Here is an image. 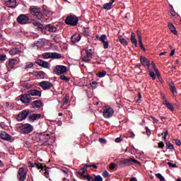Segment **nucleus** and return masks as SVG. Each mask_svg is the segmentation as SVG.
<instances>
[{
  "mask_svg": "<svg viewBox=\"0 0 181 181\" xmlns=\"http://www.w3.org/2000/svg\"><path fill=\"white\" fill-rule=\"evenodd\" d=\"M81 40V35L76 33L71 37V42L74 44L78 43Z\"/></svg>",
  "mask_w": 181,
  "mask_h": 181,
  "instance_id": "nucleus-18",
  "label": "nucleus"
},
{
  "mask_svg": "<svg viewBox=\"0 0 181 181\" xmlns=\"http://www.w3.org/2000/svg\"><path fill=\"white\" fill-rule=\"evenodd\" d=\"M33 66H35V64H33V62H27L24 69H32Z\"/></svg>",
  "mask_w": 181,
  "mask_h": 181,
  "instance_id": "nucleus-43",
  "label": "nucleus"
},
{
  "mask_svg": "<svg viewBox=\"0 0 181 181\" xmlns=\"http://www.w3.org/2000/svg\"><path fill=\"white\" fill-rule=\"evenodd\" d=\"M97 84H98V82L97 81H93L90 83V87L93 88L94 89L97 88Z\"/></svg>",
  "mask_w": 181,
  "mask_h": 181,
  "instance_id": "nucleus-51",
  "label": "nucleus"
},
{
  "mask_svg": "<svg viewBox=\"0 0 181 181\" xmlns=\"http://www.w3.org/2000/svg\"><path fill=\"white\" fill-rule=\"evenodd\" d=\"M115 142L119 144L120 142H122V139L121 137H117L115 139Z\"/></svg>",
  "mask_w": 181,
  "mask_h": 181,
  "instance_id": "nucleus-62",
  "label": "nucleus"
},
{
  "mask_svg": "<svg viewBox=\"0 0 181 181\" xmlns=\"http://www.w3.org/2000/svg\"><path fill=\"white\" fill-rule=\"evenodd\" d=\"M120 165H122V166H131L133 163H136L137 165H139V161L136 160L134 158H124L119 161Z\"/></svg>",
  "mask_w": 181,
  "mask_h": 181,
  "instance_id": "nucleus-3",
  "label": "nucleus"
},
{
  "mask_svg": "<svg viewBox=\"0 0 181 181\" xmlns=\"http://www.w3.org/2000/svg\"><path fill=\"white\" fill-rule=\"evenodd\" d=\"M156 176L160 181H164L165 180V177H163V176H162V175L160 173L156 174Z\"/></svg>",
  "mask_w": 181,
  "mask_h": 181,
  "instance_id": "nucleus-48",
  "label": "nucleus"
},
{
  "mask_svg": "<svg viewBox=\"0 0 181 181\" xmlns=\"http://www.w3.org/2000/svg\"><path fill=\"white\" fill-rule=\"evenodd\" d=\"M30 13L32 15H34V16H36L37 19H42L43 18V13L40 12V9L37 8H31L30 9Z\"/></svg>",
  "mask_w": 181,
  "mask_h": 181,
  "instance_id": "nucleus-10",
  "label": "nucleus"
},
{
  "mask_svg": "<svg viewBox=\"0 0 181 181\" xmlns=\"http://www.w3.org/2000/svg\"><path fill=\"white\" fill-rule=\"evenodd\" d=\"M109 169H110V170H114V169H115V164L113 163H110Z\"/></svg>",
  "mask_w": 181,
  "mask_h": 181,
  "instance_id": "nucleus-63",
  "label": "nucleus"
},
{
  "mask_svg": "<svg viewBox=\"0 0 181 181\" xmlns=\"http://www.w3.org/2000/svg\"><path fill=\"white\" fill-rule=\"evenodd\" d=\"M28 93L31 97H42L41 90H37L36 89L28 90Z\"/></svg>",
  "mask_w": 181,
  "mask_h": 181,
  "instance_id": "nucleus-19",
  "label": "nucleus"
},
{
  "mask_svg": "<svg viewBox=\"0 0 181 181\" xmlns=\"http://www.w3.org/2000/svg\"><path fill=\"white\" fill-rule=\"evenodd\" d=\"M46 135L45 134H41L40 136V142H42V145H46V144H47V139L46 138Z\"/></svg>",
  "mask_w": 181,
  "mask_h": 181,
  "instance_id": "nucleus-31",
  "label": "nucleus"
},
{
  "mask_svg": "<svg viewBox=\"0 0 181 181\" xmlns=\"http://www.w3.org/2000/svg\"><path fill=\"white\" fill-rule=\"evenodd\" d=\"M69 100H70V95L69 94L65 95L64 98H63V105H66L69 103Z\"/></svg>",
  "mask_w": 181,
  "mask_h": 181,
  "instance_id": "nucleus-39",
  "label": "nucleus"
},
{
  "mask_svg": "<svg viewBox=\"0 0 181 181\" xmlns=\"http://www.w3.org/2000/svg\"><path fill=\"white\" fill-rule=\"evenodd\" d=\"M32 107L33 108H42V107H43V103L41 102V100H35L31 103Z\"/></svg>",
  "mask_w": 181,
  "mask_h": 181,
  "instance_id": "nucleus-21",
  "label": "nucleus"
},
{
  "mask_svg": "<svg viewBox=\"0 0 181 181\" xmlns=\"http://www.w3.org/2000/svg\"><path fill=\"white\" fill-rule=\"evenodd\" d=\"M17 22H18L20 25H26V23L29 22V17L25 14H21L17 18Z\"/></svg>",
  "mask_w": 181,
  "mask_h": 181,
  "instance_id": "nucleus-11",
  "label": "nucleus"
},
{
  "mask_svg": "<svg viewBox=\"0 0 181 181\" xmlns=\"http://www.w3.org/2000/svg\"><path fill=\"white\" fill-rule=\"evenodd\" d=\"M83 179H86L88 181H94V177H93L88 173H86V176H83Z\"/></svg>",
  "mask_w": 181,
  "mask_h": 181,
  "instance_id": "nucleus-41",
  "label": "nucleus"
},
{
  "mask_svg": "<svg viewBox=\"0 0 181 181\" xmlns=\"http://www.w3.org/2000/svg\"><path fill=\"white\" fill-rule=\"evenodd\" d=\"M114 115V110L111 107H106L103 110V117L105 118H111Z\"/></svg>",
  "mask_w": 181,
  "mask_h": 181,
  "instance_id": "nucleus-13",
  "label": "nucleus"
},
{
  "mask_svg": "<svg viewBox=\"0 0 181 181\" xmlns=\"http://www.w3.org/2000/svg\"><path fill=\"white\" fill-rule=\"evenodd\" d=\"M77 175H78V176H80V179H82V177L84 178V176H86V173H87V170L85 169L84 168H81L77 173Z\"/></svg>",
  "mask_w": 181,
  "mask_h": 181,
  "instance_id": "nucleus-26",
  "label": "nucleus"
},
{
  "mask_svg": "<svg viewBox=\"0 0 181 181\" xmlns=\"http://www.w3.org/2000/svg\"><path fill=\"white\" fill-rule=\"evenodd\" d=\"M67 71V67L63 65H57L54 69V73L59 76V74H64Z\"/></svg>",
  "mask_w": 181,
  "mask_h": 181,
  "instance_id": "nucleus-9",
  "label": "nucleus"
},
{
  "mask_svg": "<svg viewBox=\"0 0 181 181\" xmlns=\"http://www.w3.org/2000/svg\"><path fill=\"white\" fill-rule=\"evenodd\" d=\"M151 66H152L153 70H154L156 74L157 73H159V70H158V68H156V65L155 64V63L151 62Z\"/></svg>",
  "mask_w": 181,
  "mask_h": 181,
  "instance_id": "nucleus-50",
  "label": "nucleus"
},
{
  "mask_svg": "<svg viewBox=\"0 0 181 181\" xmlns=\"http://www.w3.org/2000/svg\"><path fill=\"white\" fill-rule=\"evenodd\" d=\"M105 39H107V35H102L100 36V37L99 38V40H100V42H103V43H104V42H105Z\"/></svg>",
  "mask_w": 181,
  "mask_h": 181,
  "instance_id": "nucleus-52",
  "label": "nucleus"
},
{
  "mask_svg": "<svg viewBox=\"0 0 181 181\" xmlns=\"http://www.w3.org/2000/svg\"><path fill=\"white\" fill-rule=\"evenodd\" d=\"M102 176L103 177H108L110 176V173H108V171H107V170H105V171H103V173H102Z\"/></svg>",
  "mask_w": 181,
  "mask_h": 181,
  "instance_id": "nucleus-53",
  "label": "nucleus"
},
{
  "mask_svg": "<svg viewBox=\"0 0 181 181\" xmlns=\"http://www.w3.org/2000/svg\"><path fill=\"white\" fill-rule=\"evenodd\" d=\"M29 114H30V111L29 110H24L19 112L17 115L16 119L18 122L24 121L28 117H29Z\"/></svg>",
  "mask_w": 181,
  "mask_h": 181,
  "instance_id": "nucleus-7",
  "label": "nucleus"
},
{
  "mask_svg": "<svg viewBox=\"0 0 181 181\" xmlns=\"http://www.w3.org/2000/svg\"><path fill=\"white\" fill-rule=\"evenodd\" d=\"M64 23L69 26H77L78 25V18L74 14H69L64 20Z\"/></svg>",
  "mask_w": 181,
  "mask_h": 181,
  "instance_id": "nucleus-2",
  "label": "nucleus"
},
{
  "mask_svg": "<svg viewBox=\"0 0 181 181\" xmlns=\"http://www.w3.org/2000/svg\"><path fill=\"white\" fill-rule=\"evenodd\" d=\"M146 134H147L148 136H149V135H151V129H149V128H148V127H146Z\"/></svg>",
  "mask_w": 181,
  "mask_h": 181,
  "instance_id": "nucleus-64",
  "label": "nucleus"
},
{
  "mask_svg": "<svg viewBox=\"0 0 181 181\" xmlns=\"http://www.w3.org/2000/svg\"><path fill=\"white\" fill-rule=\"evenodd\" d=\"M6 6L8 8H16V0H6Z\"/></svg>",
  "mask_w": 181,
  "mask_h": 181,
  "instance_id": "nucleus-22",
  "label": "nucleus"
},
{
  "mask_svg": "<svg viewBox=\"0 0 181 181\" xmlns=\"http://www.w3.org/2000/svg\"><path fill=\"white\" fill-rule=\"evenodd\" d=\"M130 40L134 47H138V41L136 40V35H135L134 33H132Z\"/></svg>",
  "mask_w": 181,
  "mask_h": 181,
  "instance_id": "nucleus-25",
  "label": "nucleus"
},
{
  "mask_svg": "<svg viewBox=\"0 0 181 181\" xmlns=\"http://www.w3.org/2000/svg\"><path fill=\"white\" fill-rule=\"evenodd\" d=\"M168 29L172 33H173V35H176L177 33V30H176V28H175V25L173 23H168Z\"/></svg>",
  "mask_w": 181,
  "mask_h": 181,
  "instance_id": "nucleus-28",
  "label": "nucleus"
},
{
  "mask_svg": "<svg viewBox=\"0 0 181 181\" xmlns=\"http://www.w3.org/2000/svg\"><path fill=\"white\" fill-rule=\"evenodd\" d=\"M119 42L123 45V46H127V45H128V42L124 38H119Z\"/></svg>",
  "mask_w": 181,
  "mask_h": 181,
  "instance_id": "nucleus-45",
  "label": "nucleus"
},
{
  "mask_svg": "<svg viewBox=\"0 0 181 181\" xmlns=\"http://www.w3.org/2000/svg\"><path fill=\"white\" fill-rule=\"evenodd\" d=\"M137 37L139 39V45L140 46V48L144 46V44L142 43V35H141L140 31H137Z\"/></svg>",
  "mask_w": 181,
  "mask_h": 181,
  "instance_id": "nucleus-32",
  "label": "nucleus"
},
{
  "mask_svg": "<svg viewBox=\"0 0 181 181\" xmlns=\"http://www.w3.org/2000/svg\"><path fill=\"white\" fill-rule=\"evenodd\" d=\"M165 145L168 147V149H170V151H171V152H173V151H175V146H173V144H172V143H170V141H167L165 143Z\"/></svg>",
  "mask_w": 181,
  "mask_h": 181,
  "instance_id": "nucleus-35",
  "label": "nucleus"
},
{
  "mask_svg": "<svg viewBox=\"0 0 181 181\" xmlns=\"http://www.w3.org/2000/svg\"><path fill=\"white\" fill-rule=\"evenodd\" d=\"M43 59H52V52H45L42 54Z\"/></svg>",
  "mask_w": 181,
  "mask_h": 181,
  "instance_id": "nucleus-40",
  "label": "nucleus"
},
{
  "mask_svg": "<svg viewBox=\"0 0 181 181\" xmlns=\"http://www.w3.org/2000/svg\"><path fill=\"white\" fill-rule=\"evenodd\" d=\"M109 46H110V44L108 43V42L105 41L103 42V49H108Z\"/></svg>",
  "mask_w": 181,
  "mask_h": 181,
  "instance_id": "nucleus-57",
  "label": "nucleus"
},
{
  "mask_svg": "<svg viewBox=\"0 0 181 181\" xmlns=\"http://www.w3.org/2000/svg\"><path fill=\"white\" fill-rule=\"evenodd\" d=\"M28 175V170L24 168H20L17 173V179L18 181L26 180V176Z\"/></svg>",
  "mask_w": 181,
  "mask_h": 181,
  "instance_id": "nucleus-4",
  "label": "nucleus"
},
{
  "mask_svg": "<svg viewBox=\"0 0 181 181\" xmlns=\"http://www.w3.org/2000/svg\"><path fill=\"white\" fill-rule=\"evenodd\" d=\"M21 53H22V51H21V49L18 47L13 48L10 51V54H11V56H15V54H21Z\"/></svg>",
  "mask_w": 181,
  "mask_h": 181,
  "instance_id": "nucleus-27",
  "label": "nucleus"
},
{
  "mask_svg": "<svg viewBox=\"0 0 181 181\" xmlns=\"http://www.w3.org/2000/svg\"><path fill=\"white\" fill-rule=\"evenodd\" d=\"M93 181H103V177L101 175H94Z\"/></svg>",
  "mask_w": 181,
  "mask_h": 181,
  "instance_id": "nucleus-47",
  "label": "nucleus"
},
{
  "mask_svg": "<svg viewBox=\"0 0 181 181\" xmlns=\"http://www.w3.org/2000/svg\"><path fill=\"white\" fill-rule=\"evenodd\" d=\"M42 118V115L39 113L29 114L28 119L29 121H37Z\"/></svg>",
  "mask_w": 181,
  "mask_h": 181,
  "instance_id": "nucleus-16",
  "label": "nucleus"
},
{
  "mask_svg": "<svg viewBox=\"0 0 181 181\" xmlns=\"http://www.w3.org/2000/svg\"><path fill=\"white\" fill-rule=\"evenodd\" d=\"M0 138L4 141H10L12 139V136L6 133V132H0Z\"/></svg>",
  "mask_w": 181,
  "mask_h": 181,
  "instance_id": "nucleus-20",
  "label": "nucleus"
},
{
  "mask_svg": "<svg viewBox=\"0 0 181 181\" xmlns=\"http://www.w3.org/2000/svg\"><path fill=\"white\" fill-rule=\"evenodd\" d=\"M20 100L21 103H23V104H29V103H30L32 100H35V98L30 96L29 92H27L26 93L22 94L21 95Z\"/></svg>",
  "mask_w": 181,
  "mask_h": 181,
  "instance_id": "nucleus-8",
  "label": "nucleus"
},
{
  "mask_svg": "<svg viewBox=\"0 0 181 181\" xmlns=\"http://www.w3.org/2000/svg\"><path fill=\"white\" fill-rule=\"evenodd\" d=\"M164 105L166 106L167 108H168V110H171L172 112L175 111V107H173L172 103L168 102V103H164Z\"/></svg>",
  "mask_w": 181,
  "mask_h": 181,
  "instance_id": "nucleus-36",
  "label": "nucleus"
},
{
  "mask_svg": "<svg viewBox=\"0 0 181 181\" xmlns=\"http://www.w3.org/2000/svg\"><path fill=\"white\" fill-rule=\"evenodd\" d=\"M96 76L100 78H103V77H105V76H107V71H99Z\"/></svg>",
  "mask_w": 181,
  "mask_h": 181,
  "instance_id": "nucleus-38",
  "label": "nucleus"
},
{
  "mask_svg": "<svg viewBox=\"0 0 181 181\" xmlns=\"http://www.w3.org/2000/svg\"><path fill=\"white\" fill-rule=\"evenodd\" d=\"M20 130L23 132V134H30V132L33 131V126H32L30 124L25 123L20 127Z\"/></svg>",
  "mask_w": 181,
  "mask_h": 181,
  "instance_id": "nucleus-5",
  "label": "nucleus"
},
{
  "mask_svg": "<svg viewBox=\"0 0 181 181\" xmlns=\"http://www.w3.org/2000/svg\"><path fill=\"white\" fill-rule=\"evenodd\" d=\"M61 170L63 172V173H64L66 177H69V169L67 168H61Z\"/></svg>",
  "mask_w": 181,
  "mask_h": 181,
  "instance_id": "nucleus-44",
  "label": "nucleus"
},
{
  "mask_svg": "<svg viewBox=\"0 0 181 181\" xmlns=\"http://www.w3.org/2000/svg\"><path fill=\"white\" fill-rule=\"evenodd\" d=\"M161 100H163V105H165L166 103H169L168 102V99H166V97L165 96V95H161Z\"/></svg>",
  "mask_w": 181,
  "mask_h": 181,
  "instance_id": "nucleus-49",
  "label": "nucleus"
},
{
  "mask_svg": "<svg viewBox=\"0 0 181 181\" xmlns=\"http://www.w3.org/2000/svg\"><path fill=\"white\" fill-rule=\"evenodd\" d=\"M99 142L100 144H107V140L104 138H100L99 139Z\"/></svg>",
  "mask_w": 181,
  "mask_h": 181,
  "instance_id": "nucleus-61",
  "label": "nucleus"
},
{
  "mask_svg": "<svg viewBox=\"0 0 181 181\" xmlns=\"http://www.w3.org/2000/svg\"><path fill=\"white\" fill-rule=\"evenodd\" d=\"M35 76L38 77H41L42 78H45L46 77V73L43 72V71H35Z\"/></svg>",
  "mask_w": 181,
  "mask_h": 181,
  "instance_id": "nucleus-34",
  "label": "nucleus"
},
{
  "mask_svg": "<svg viewBox=\"0 0 181 181\" xmlns=\"http://www.w3.org/2000/svg\"><path fill=\"white\" fill-rule=\"evenodd\" d=\"M16 63H18V59L16 58L9 59L7 64V68L12 70V69L16 66Z\"/></svg>",
  "mask_w": 181,
  "mask_h": 181,
  "instance_id": "nucleus-15",
  "label": "nucleus"
},
{
  "mask_svg": "<svg viewBox=\"0 0 181 181\" xmlns=\"http://www.w3.org/2000/svg\"><path fill=\"white\" fill-rule=\"evenodd\" d=\"M173 141H175V142L177 145V146H181V140H180L178 139H173Z\"/></svg>",
  "mask_w": 181,
  "mask_h": 181,
  "instance_id": "nucleus-56",
  "label": "nucleus"
},
{
  "mask_svg": "<svg viewBox=\"0 0 181 181\" xmlns=\"http://www.w3.org/2000/svg\"><path fill=\"white\" fill-rule=\"evenodd\" d=\"M52 59H62V54L57 52H52Z\"/></svg>",
  "mask_w": 181,
  "mask_h": 181,
  "instance_id": "nucleus-37",
  "label": "nucleus"
},
{
  "mask_svg": "<svg viewBox=\"0 0 181 181\" xmlns=\"http://www.w3.org/2000/svg\"><path fill=\"white\" fill-rule=\"evenodd\" d=\"M40 87H42L43 90H50L53 87V83L50 81H43L39 83Z\"/></svg>",
  "mask_w": 181,
  "mask_h": 181,
  "instance_id": "nucleus-12",
  "label": "nucleus"
},
{
  "mask_svg": "<svg viewBox=\"0 0 181 181\" xmlns=\"http://www.w3.org/2000/svg\"><path fill=\"white\" fill-rule=\"evenodd\" d=\"M168 86L170 87V90L173 95L177 94V90H176V86H175L173 81L170 82L168 83Z\"/></svg>",
  "mask_w": 181,
  "mask_h": 181,
  "instance_id": "nucleus-23",
  "label": "nucleus"
},
{
  "mask_svg": "<svg viewBox=\"0 0 181 181\" xmlns=\"http://www.w3.org/2000/svg\"><path fill=\"white\" fill-rule=\"evenodd\" d=\"M28 166L29 168H37L38 170H42L44 172V176L47 178L49 177V173L50 170V168L47 167L46 164L41 163H32L31 161L28 162Z\"/></svg>",
  "mask_w": 181,
  "mask_h": 181,
  "instance_id": "nucleus-1",
  "label": "nucleus"
},
{
  "mask_svg": "<svg viewBox=\"0 0 181 181\" xmlns=\"http://www.w3.org/2000/svg\"><path fill=\"white\" fill-rule=\"evenodd\" d=\"M46 45V42L43 41V40H39L37 41L34 42V46L37 47H43Z\"/></svg>",
  "mask_w": 181,
  "mask_h": 181,
  "instance_id": "nucleus-29",
  "label": "nucleus"
},
{
  "mask_svg": "<svg viewBox=\"0 0 181 181\" xmlns=\"http://www.w3.org/2000/svg\"><path fill=\"white\" fill-rule=\"evenodd\" d=\"M115 2V0H110L109 3H105L103 4V9H105L106 11H110V9H112V4Z\"/></svg>",
  "mask_w": 181,
  "mask_h": 181,
  "instance_id": "nucleus-24",
  "label": "nucleus"
},
{
  "mask_svg": "<svg viewBox=\"0 0 181 181\" xmlns=\"http://www.w3.org/2000/svg\"><path fill=\"white\" fill-rule=\"evenodd\" d=\"M149 118H151V119H153V122L155 124H158V122H159V119L155 118L153 116H150Z\"/></svg>",
  "mask_w": 181,
  "mask_h": 181,
  "instance_id": "nucleus-58",
  "label": "nucleus"
},
{
  "mask_svg": "<svg viewBox=\"0 0 181 181\" xmlns=\"http://www.w3.org/2000/svg\"><path fill=\"white\" fill-rule=\"evenodd\" d=\"M46 30H49V32H52L54 33V32H57V28L54 25H47L45 26Z\"/></svg>",
  "mask_w": 181,
  "mask_h": 181,
  "instance_id": "nucleus-30",
  "label": "nucleus"
},
{
  "mask_svg": "<svg viewBox=\"0 0 181 181\" xmlns=\"http://www.w3.org/2000/svg\"><path fill=\"white\" fill-rule=\"evenodd\" d=\"M33 24L34 25V26H36L37 28H38V29H40L41 30H43V29H45L43 24L40 23V22L34 21Z\"/></svg>",
  "mask_w": 181,
  "mask_h": 181,
  "instance_id": "nucleus-33",
  "label": "nucleus"
},
{
  "mask_svg": "<svg viewBox=\"0 0 181 181\" xmlns=\"http://www.w3.org/2000/svg\"><path fill=\"white\" fill-rule=\"evenodd\" d=\"M157 76V78H158L160 83H163V79L162 78V77L160 76V74L158 72L157 74H156Z\"/></svg>",
  "mask_w": 181,
  "mask_h": 181,
  "instance_id": "nucleus-54",
  "label": "nucleus"
},
{
  "mask_svg": "<svg viewBox=\"0 0 181 181\" xmlns=\"http://www.w3.org/2000/svg\"><path fill=\"white\" fill-rule=\"evenodd\" d=\"M158 145V148H160V149H163V148L165 147V144H163V141L159 142Z\"/></svg>",
  "mask_w": 181,
  "mask_h": 181,
  "instance_id": "nucleus-59",
  "label": "nucleus"
},
{
  "mask_svg": "<svg viewBox=\"0 0 181 181\" xmlns=\"http://www.w3.org/2000/svg\"><path fill=\"white\" fill-rule=\"evenodd\" d=\"M140 62L144 67L147 66L148 69L151 67V62L144 56L140 57Z\"/></svg>",
  "mask_w": 181,
  "mask_h": 181,
  "instance_id": "nucleus-17",
  "label": "nucleus"
},
{
  "mask_svg": "<svg viewBox=\"0 0 181 181\" xmlns=\"http://www.w3.org/2000/svg\"><path fill=\"white\" fill-rule=\"evenodd\" d=\"M36 64H38V66H40L41 67H43L44 69H50V64L46 61H43L41 59H38L35 61Z\"/></svg>",
  "mask_w": 181,
  "mask_h": 181,
  "instance_id": "nucleus-14",
  "label": "nucleus"
},
{
  "mask_svg": "<svg viewBox=\"0 0 181 181\" xmlns=\"http://www.w3.org/2000/svg\"><path fill=\"white\" fill-rule=\"evenodd\" d=\"M59 78L62 80V81H66V83H69V81H70V78H67L66 75H61Z\"/></svg>",
  "mask_w": 181,
  "mask_h": 181,
  "instance_id": "nucleus-42",
  "label": "nucleus"
},
{
  "mask_svg": "<svg viewBox=\"0 0 181 181\" xmlns=\"http://www.w3.org/2000/svg\"><path fill=\"white\" fill-rule=\"evenodd\" d=\"M86 55L81 56L82 62L85 63H91V59H93V53L91 52V49H86Z\"/></svg>",
  "mask_w": 181,
  "mask_h": 181,
  "instance_id": "nucleus-6",
  "label": "nucleus"
},
{
  "mask_svg": "<svg viewBox=\"0 0 181 181\" xmlns=\"http://www.w3.org/2000/svg\"><path fill=\"white\" fill-rule=\"evenodd\" d=\"M0 60L1 62H5L6 60V54H0Z\"/></svg>",
  "mask_w": 181,
  "mask_h": 181,
  "instance_id": "nucleus-55",
  "label": "nucleus"
},
{
  "mask_svg": "<svg viewBox=\"0 0 181 181\" xmlns=\"http://www.w3.org/2000/svg\"><path fill=\"white\" fill-rule=\"evenodd\" d=\"M148 76H150V77H151L152 80L156 79V75L152 71H149Z\"/></svg>",
  "mask_w": 181,
  "mask_h": 181,
  "instance_id": "nucleus-46",
  "label": "nucleus"
},
{
  "mask_svg": "<svg viewBox=\"0 0 181 181\" xmlns=\"http://www.w3.org/2000/svg\"><path fill=\"white\" fill-rule=\"evenodd\" d=\"M167 165H168V166H170V168H177V165L176 164H173L170 162H168L167 163Z\"/></svg>",
  "mask_w": 181,
  "mask_h": 181,
  "instance_id": "nucleus-60",
  "label": "nucleus"
}]
</instances>
